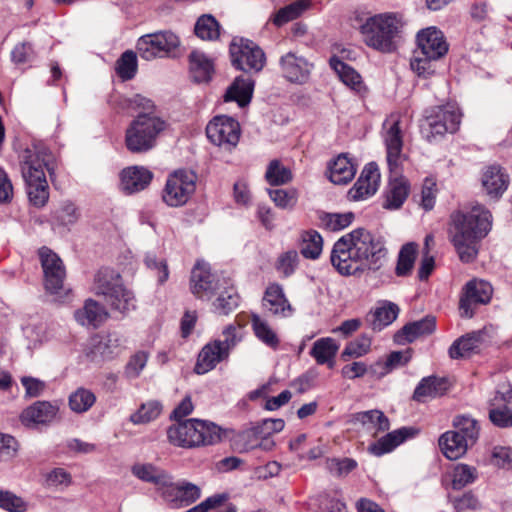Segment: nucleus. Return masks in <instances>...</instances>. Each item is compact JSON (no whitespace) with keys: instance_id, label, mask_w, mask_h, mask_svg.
Segmentation results:
<instances>
[{"instance_id":"1","label":"nucleus","mask_w":512,"mask_h":512,"mask_svg":"<svg viewBox=\"0 0 512 512\" xmlns=\"http://www.w3.org/2000/svg\"><path fill=\"white\" fill-rule=\"evenodd\" d=\"M386 248L381 237L358 228L338 239L331 251L330 260L341 275L378 270L386 257Z\"/></svg>"},{"instance_id":"2","label":"nucleus","mask_w":512,"mask_h":512,"mask_svg":"<svg viewBox=\"0 0 512 512\" xmlns=\"http://www.w3.org/2000/svg\"><path fill=\"white\" fill-rule=\"evenodd\" d=\"M349 20L368 48L383 54H390L397 50L398 39L404 27L403 16L400 13L373 14L367 10L356 9Z\"/></svg>"},{"instance_id":"3","label":"nucleus","mask_w":512,"mask_h":512,"mask_svg":"<svg viewBox=\"0 0 512 512\" xmlns=\"http://www.w3.org/2000/svg\"><path fill=\"white\" fill-rule=\"evenodd\" d=\"M400 116L391 114L383 123L382 137L386 149V161L391 174L396 177L389 181L383 207L389 210L399 209L407 199L410 186L404 177H398L406 160L403 149V132Z\"/></svg>"},{"instance_id":"4","label":"nucleus","mask_w":512,"mask_h":512,"mask_svg":"<svg viewBox=\"0 0 512 512\" xmlns=\"http://www.w3.org/2000/svg\"><path fill=\"white\" fill-rule=\"evenodd\" d=\"M492 215L482 205L469 211H457L451 216L450 235L462 262H472L478 254V245L489 232Z\"/></svg>"},{"instance_id":"5","label":"nucleus","mask_w":512,"mask_h":512,"mask_svg":"<svg viewBox=\"0 0 512 512\" xmlns=\"http://www.w3.org/2000/svg\"><path fill=\"white\" fill-rule=\"evenodd\" d=\"M20 169L29 201L35 207H43L49 198L45 170L52 173L54 156L44 146L27 148L20 155Z\"/></svg>"},{"instance_id":"6","label":"nucleus","mask_w":512,"mask_h":512,"mask_svg":"<svg viewBox=\"0 0 512 512\" xmlns=\"http://www.w3.org/2000/svg\"><path fill=\"white\" fill-rule=\"evenodd\" d=\"M170 443L183 448L211 445L220 440V428L212 422L188 419L167 431Z\"/></svg>"},{"instance_id":"7","label":"nucleus","mask_w":512,"mask_h":512,"mask_svg":"<svg viewBox=\"0 0 512 512\" xmlns=\"http://www.w3.org/2000/svg\"><path fill=\"white\" fill-rule=\"evenodd\" d=\"M166 123L152 113H139L125 133V145L132 153H144L153 149Z\"/></svg>"},{"instance_id":"8","label":"nucleus","mask_w":512,"mask_h":512,"mask_svg":"<svg viewBox=\"0 0 512 512\" xmlns=\"http://www.w3.org/2000/svg\"><path fill=\"white\" fill-rule=\"evenodd\" d=\"M93 289L111 308L121 313L135 307L132 292L123 286L120 274L113 269H100L95 275Z\"/></svg>"},{"instance_id":"9","label":"nucleus","mask_w":512,"mask_h":512,"mask_svg":"<svg viewBox=\"0 0 512 512\" xmlns=\"http://www.w3.org/2000/svg\"><path fill=\"white\" fill-rule=\"evenodd\" d=\"M41 266L44 273L45 289L58 299L64 298L69 289H66L64 281L66 270L61 258L47 247H42L38 251Z\"/></svg>"},{"instance_id":"10","label":"nucleus","mask_w":512,"mask_h":512,"mask_svg":"<svg viewBox=\"0 0 512 512\" xmlns=\"http://www.w3.org/2000/svg\"><path fill=\"white\" fill-rule=\"evenodd\" d=\"M197 175L191 170L180 169L169 175L163 190V201L171 207L187 203L196 190Z\"/></svg>"},{"instance_id":"11","label":"nucleus","mask_w":512,"mask_h":512,"mask_svg":"<svg viewBox=\"0 0 512 512\" xmlns=\"http://www.w3.org/2000/svg\"><path fill=\"white\" fill-rule=\"evenodd\" d=\"M240 133L238 121L226 115L215 116L206 126V135L211 143L227 151L236 147Z\"/></svg>"},{"instance_id":"12","label":"nucleus","mask_w":512,"mask_h":512,"mask_svg":"<svg viewBox=\"0 0 512 512\" xmlns=\"http://www.w3.org/2000/svg\"><path fill=\"white\" fill-rule=\"evenodd\" d=\"M232 64L239 70L259 72L265 65V54L254 42L247 39H234L230 45Z\"/></svg>"},{"instance_id":"13","label":"nucleus","mask_w":512,"mask_h":512,"mask_svg":"<svg viewBox=\"0 0 512 512\" xmlns=\"http://www.w3.org/2000/svg\"><path fill=\"white\" fill-rule=\"evenodd\" d=\"M178 45L179 38L170 31H164L141 36L136 48L141 58L152 60L167 55Z\"/></svg>"},{"instance_id":"14","label":"nucleus","mask_w":512,"mask_h":512,"mask_svg":"<svg viewBox=\"0 0 512 512\" xmlns=\"http://www.w3.org/2000/svg\"><path fill=\"white\" fill-rule=\"evenodd\" d=\"M461 114L450 107H438L432 114L426 116L425 124L422 126L426 137L454 133L458 130Z\"/></svg>"},{"instance_id":"15","label":"nucleus","mask_w":512,"mask_h":512,"mask_svg":"<svg viewBox=\"0 0 512 512\" xmlns=\"http://www.w3.org/2000/svg\"><path fill=\"white\" fill-rule=\"evenodd\" d=\"M492 286L483 280H471L464 288V294L460 298L459 310L462 317L473 316L472 304H486L492 296Z\"/></svg>"},{"instance_id":"16","label":"nucleus","mask_w":512,"mask_h":512,"mask_svg":"<svg viewBox=\"0 0 512 512\" xmlns=\"http://www.w3.org/2000/svg\"><path fill=\"white\" fill-rule=\"evenodd\" d=\"M220 290L219 280L205 263H197L191 273V291L199 299H211Z\"/></svg>"},{"instance_id":"17","label":"nucleus","mask_w":512,"mask_h":512,"mask_svg":"<svg viewBox=\"0 0 512 512\" xmlns=\"http://www.w3.org/2000/svg\"><path fill=\"white\" fill-rule=\"evenodd\" d=\"M283 77L291 83L303 84L310 77L313 65L303 56L288 52L279 61Z\"/></svg>"},{"instance_id":"18","label":"nucleus","mask_w":512,"mask_h":512,"mask_svg":"<svg viewBox=\"0 0 512 512\" xmlns=\"http://www.w3.org/2000/svg\"><path fill=\"white\" fill-rule=\"evenodd\" d=\"M381 175L379 167L375 162L368 163L363 168L358 180L349 190L351 199L358 201L374 195L380 185Z\"/></svg>"},{"instance_id":"19","label":"nucleus","mask_w":512,"mask_h":512,"mask_svg":"<svg viewBox=\"0 0 512 512\" xmlns=\"http://www.w3.org/2000/svg\"><path fill=\"white\" fill-rule=\"evenodd\" d=\"M122 351L121 338L117 334L97 335L91 339L87 356L99 363L112 360Z\"/></svg>"},{"instance_id":"20","label":"nucleus","mask_w":512,"mask_h":512,"mask_svg":"<svg viewBox=\"0 0 512 512\" xmlns=\"http://www.w3.org/2000/svg\"><path fill=\"white\" fill-rule=\"evenodd\" d=\"M417 45L422 55L442 58L448 52V44L443 33L436 27H428L417 33Z\"/></svg>"},{"instance_id":"21","label":"nucleus","mask_w":512,"mask_h":512,"mask_svg":"<svg viewBox=\"0 0 512 512\" xmlns=\"http://www.w3.org/2000/svg\"><path fill=\"white\" fill-rule=\"evenodd\" d=\"M481 185L490 199L498 200L509 186V176L500 166L491 165L483 170Z\"/></svg>"},{"instance_id":"22","label":"nucleus","mask_w":512,"mask_h":512,"mask_svg":"<svg viewBox=\"0 0 512 512\" xmlns=\"http://www.w3.org/2000/svg\"><path fill=\"white\" fill-rule=\"evenodd\" d=\"M262 305L276 317L286 318L293 313V308L286 298L282 286L277 283H272L266 288Z\"/></svg>"},{"instance_id":"23","label":"nucleus","mask_w":512,"mask_h":512,"mask_svg":"<svg viewBox=\"0 0 512 512\" xmlns=\"http://www.w3.org/2000/svg\"><path fill=\"white\" fill-rule=\"evenodd\" d=\"M153 174L142 166H130L121 171L120 187L126 194L144 190L151 182Z\"/></svg>"},{"instance_id":"24","label":"nucleus","mask_w":512,"mask_h":512,"mask_svg":"<svg viewBox=\"0 0 512 512\" xmlns=\"http://www.w3.org/2000/svg\"><path fill=\"white\" fill-rule=\"evenodd\" d=\"M228 357L229 354L222 348L220 340L211 341L199 352L194 371L199 375L208 373Z\"/></svg>"},{"instance_id":"25","label":"nucleus","mask_w":512,"mask_h":512,"mask_svg":"<svg viewBox=\"0 0 512 512\" xmlns=\"http://www.w3.org/2000/svg\"><path fill=\"white\" fill-rule=\"evenodd\" d=\"M58 407L47 401H37L21 413V421L27 427L51 423L57 416Z\"/></svg>"},{"instance_id":"26","label":"nucleus","mask_w":512,"mask_h":512,"mask_svg":"<svg viewBox=\"0 0 512 512\" xmlns=\"http://www.w3.org/2000/svg\"><path fill=\"white\" fill-rule=\"evenodd\" d=\"M436 328V320L432 316L408 323L402 327L395 335L394 340L396 343L403 345L412 343L422 336L429 335L434 332Z\"/></svg>"},{"instance_id":"27","label":"nucleus","mask_w":512,"mask_h":512,"mask_svg":"<svg viewBox=\"0 0 512 512\" xmlns=\"http://www.w3.org/2000/svg\"><path fill=\"white\" fill-rule=\"evenodd\" d=\"M163 496L169 501L190 505L200 498L201 490L193 483L187 481L173 483L171 479L170 484L163 490Z\"/></svg>"},{"instance_id":"28","label":"nucleus","mask_w":512,"mask_h":512,"mask_svg":"<svg viewBox=\"0 0 512 512\" xmlns=\"http://www.w3.org/2000/svg\"><path fill=\"white\" fill-rule=\"evenodd\" d=\"M107 310L93 299H87L84 306L74 312L75 320L82 326L99 327L108 318Z\"/></svg>"},{"instance_id":"29","label":"nucleus","mask_w":512,"mask_h":512,"mask_svg":"<svg viewBox=\"0 0 512 512\" xmlns=\"http://www.w3.org/2000/svg\"><path fill=\"white\" fill-rule=\"evenodd\" d=\"M132 474L141 481L152 483L160 489L170 484L171 475L151 463H137L132 466Z\"/></svg>"},{"instance_id":"30","label":"nucleus","mask_w":512,"mask_h":512,"mask_svg":"<svg viewBox=\"0 0 512 512\" xmlns=\"http://www.w3.org/2000/svg\"><path fill=\"white\" fill-rule=\"evenodd\" d=\"M356 174V167L345 154L338 155L329 163V180L337 185L349 183Z\"/></svg>"},{"instance_id":"31","label":"nucleus","mask_w":512,"mask_h":512,"mask_svg":"<svg viewBox=\"0 0 512 512\" xmlns=\"http://www.w3.org/2000/svg\"><path fill=\"white\" fill-rule=\"evenodd\" d=\"M329 63L331 68L337 73L340 80L346 86L358 94L366 92V86L362 81V77L355 69L344 63L336 56L331 57Z\"/></svg>"},{"instance_id":"32","label":"nucleus","mask_w":512,"mask_h":512,"mask_svg":"<svg viewBox=\"0 0 512 512\" xmlns=\"http://www.w3.org/2000/svg\"><path fill=\"white\" fill-rule=\"evenodd\" d=\"M439 446L446 458L456 460L462 457L471 445L461 436L460 432L447 431L439 438Z\"/></svg>"},{"instance_id":"33","label":"nucleus","mask_w":512,"mask_h":512,"mask_svg":"<svg viewBox=\"0 0 512 512\" xmlns=\"http://www.w3.org/2000/svg\"><path fill=\"white\" fill-rule=\"evenodd\" d=\"M415 434L412 428H400L394 430L384 437L380 438L377 442L373 443L369 447V451L376 455L381 456L385 453L392 451L395 447L401 444L405 439Z\"/></svg>"},{"instance_id":"34","label":"nucleus","mask_w":512,"mask_h":512,"mask_svg":"<svg viewBox=\"0 0 512 512\" xmlns=\"http://www.w3.org/2000/svg\"><path fill=\"white\" fill-rule=\"evenodd\" d=\"M447 390V381L444 378L429 376L423 378L415 388L413 399L425 402L427 399L441 396Z\"/></svg>"},{"instance_id":"35","label":"nucleus","mask_w":512,"mask_h":512,"mask_svg":"<svg viewBox=\"0 0 512 512\" xmlns=\"http://www.w3.org/2000/svg\"><path fill=\"white\" fill-rule=\"evenodd\" d=\"M354 424H361L368 432L376 435L378 432H384L389 429V420L383 412L379 410H369L355 413L352 416Z\"/></svg>"},{"instance_id":"36","label":"nucleus","mask_w":512,"mask_h":512,"mask_svg":"<svg viewBox=\"0 0 512 512\" xmlns=\"http://www.w3.org/2000/svg\"><path fill=\"white\" fill-rule=\"evenodd\" d=\"M254 83L249 78L237 77L227 89L224 100L236 101L240 107L246 106L252 98Z\"/></svg>"},{"instance_id":"37","label":"nucleus","mask_w":512,"mask_h":512,"mask_svg":"<svg viewBox=\"0 0 512 512\" xmlns=\"http://www.w3.org/2000/svg\"><path fill=\"white\" fill-rule=\"evenodd\" d=\"M190 71L196 82H207L211 79L213 63L206 55L199 51H193L190 56Z\"/></svg>"},{"instance_id":"38","label":"nucleus","mask_w":512,"mask_h":512,"mask_svg":"<svg viewBox=\"0 0 512 512\" xmlns=\"http://www.w3.org/2000/svg\"><path fill=\"white\" fill-rule=\"evenodd\" d=\"M338 348V345L332 338H321L314 342L310 354L318 364L327 363L329 367H333V359L337 354Z\"/></svg>"},{"instance_id":"39","label":"nucleus","mask_w":512,"mask_h":512,"mask_svg":"<svg viewBox=\"0 0 512 512\" xmlns=\"http://www.w3.org/2000/svg\"><path fill=\"white\" fill-rule=\"evenodd\" d=\"M480 347V336L468 334L457 339L449 348V356L452 359L470 357Z\"/></svg>"},{"instance_id":"40","label":"nucleus","mask_w":512,"mask_h":512,"mask_svg":"<svg viewBox=\"0 0 512 512\" xmlns=\"http://www.w3.org/2000/svg\"><path fill=\"white\" fill-rule=\"evenodd\" d=\"M478 478V471L475 467L458 463L451 472V486L454 490H461L470 485Z\"/></svg>"},{"instance_id":"41","label":"nucleus","mask_w":512,"mask_h":512,"mask_svg":"<svg viewBox=\"0 0 512 512\" xmlns=\"http://www.w3.org/2000/svg\"><path fill=\"white\" fill-rule=\"evenodd\" d=\"M399 308L394 303H385L371 312V327L373 330H381L391 324L398 316Z\"/></svg>"},{"instance_id":"42","label":"nucleus","mask_w":512,"mask_h":512,"mask_svg":"<svg viewBox=\"0 0 512 512\" xmlns=\"http://www.w3.org/2000/svg\"><path fill=\"white\" fill-rule=\"evenodd\" d=\"M253 331L256 337L271 348L279 345V338L269 323L262 319L259 315L253 314L251 317Z\"/></svg>"},{"instance_id":"43","label":"nucleus","mask_w":512,"mask_h":512,"mask_svg":"<svg viewBox=\"0 0 512 512\" xmlns=\"http://www.w3.org/2000/svg\"><path fill=\"white\" fill-rule=\"evenodd\" d=\"M418 245L410 242L401 248L395 269L397 276H407L411 273L416 260Z\"/></svg>"},{"instance_id":"44","label":"nucleus","mask_w":512,"mask_h":512,"mask_svg":"<svg viewBox=\"0 0 512 512\" xmlns=\"http://www.w3.org/2000/svg\"><path fill=\"white\" fill-rule=\"evenodd\" d=\"M323 249L322 236L316 230H308L302 234L301 254L307 258L317 259Z\"/></svg>"},{"instance_id":"45","label":"nucleus","mask_w":512,"mask_h":512,"mask_svg":"<svg viewBox=\"0 0 512 512\" xmlns=\"http://www.w3.org/2000/svg\"><path fill=\"white\" fill-rule=\"evenodd\" d=\"M96 402L95 394L86 388L80 387L70 394L68 404L75 413L87 412Z\"/></svg>"},{"instance_id":"46","label":"nucleus","mask_w":512,"mask_h":512,"mask_svg":"<svg viewBox=\"0 0 512 512\" xmlns=\"http://www.w3.org/2000/svg\"><path fill=\"white\" fill-rule=\"evenodd\" d=\"M195 34L202 40H216L220 35V25L212 15H202L195 24Z\"/></svg>"},{"instance_id":"47","label":"nucleus","mask_w":512,"mask_h":512,"mask_svg":"<svg viewBox=\"0 0 512 512\" xmlns=\"http://www.w3.org/2000/svg\"><path fill=\"white\" fill-rule=\"evenodd\" d=\"M266 181L272 186H280L292 180V172L278 160H272L265 173Z\"/></svg>"},{"instance_id":"48","label":"nucleus","mask_w":512,"mask_h":512,"mask_svg":"<svg viewBox=\"0 0 512 512\" xmlns=\"http://www.w3.org/2000/svg\"><path fill=\"white\" fill-rule=\"evenodd\" d=\"M161 412V403L151 400L142 404L140 408L130 416V421L134 424H146L157 419Z\"/></svg>"},{"instance_id":"49","label":"nucleus","mask_w":512,"mask_h":512,"mask_svg":"<svg viewBox=\"0 0 512 512\" xmlns=\"http://www.w3.org/2000/svg\"><path fill=\"white\" fill-rule=\"evenodd\" d=\"M455 432H460L461 436L467 440L471 446L476 442L479 436V427L475 419L469 416H457L454 419Z\"/></svg>"},{"instance_id":"50","label":"nucleus","mask_w":512,"mask_h":512,"mask_svg":"<svg viewBox=\"0 0 512 512\" xmlns=\"http://www.w3.org/2000/svg\"><path fill=\"white\" fill-rule=\"evenodd\" d=\"M354 219L351 212L348 213H321L320 225L330 231H339L348 227Z\"/></svg>"},{"instance_id":"51","label":"nucleus","mask_w":512,"mask_h":512,"mask_svg":"<svg viewBox=\"0 0 512 512\" xmlns=\"http://www.w3.org/2000/svg\"><path fill=\"white\" fill-rule=\"evenodd\" d=\"M218 295L213 303L214 309L219 314H228L238 305V295L232 288H225L216 292Z\"/></svg>"},{"instance_id":"52","label":"nucleus","mask_w":512,"mask_h":512,"mask_svg":"<svg viewBox=\"0 0 512 512\" xmlns=\"http://www.w3.org/2000/svg\"><path fill=\"white\" fill-rule=\"evenodd\" d=\"M440 58H430L428 55H422L416 52L410 61V67L419 77L429 78L435 73V62Z\"/></svg>"},{"instance_id":"53","label":"nucleus","mask_w":512,"mask_h":512,"mask_svg":"<svg viewBox=\"0 0 512 512\" xmlns=\"http://www.w3.org/2000/svg\"><path fill=\"white\" fill-rule=\"evenodd\" d=\"M307 7L304 1H297L290 5L281 8L273 17L272 21L276 26L283 24L297 18Z\"/></svg>"},{"instance_id":"54","label":"nucleus","mask_w":512,"mask_h":512,"mask_svg":"<svg viewBox=\"0 0 512 512\" xmlns=\"http://www.w3.org/2000/svg\"><path fill=\"white\" fill-rule=\"evenodd\" d=\"M371 338L367 335H361L355 340L349 342L342 352V358H359L370 351Z\"/></svg>"},{"instance_id":"55","label":"nucleus","mask_w":512,"mask_h":512,"mask_svg":"<svg viewBox=\"0 0 512 512\" xmlns=\"http://www.w3.org/2000/svg\"><path fill=\"white\" fill-rule=\"evenodd\" d=\"M269 196L275 205L281 209H291L297 203V191L295 189H269Z\"/></svg>"},{"instance_id":"56","label":"nucleus","mask_w":512,"mask_h":512,"mask_svg":"<svg viewBox=\"0 0 512 512\" xmlns=\"http://www.w3.org/2000/svg\"><path fill=\"white\" fill-rule=\"evenodd\" d=\"M137 70L136 54L133 51H126L117 61V73L124 80H130L135 76Z\"/></svg>"},{"instance_id":"57","label":"nucleus","mask_w":512,"mask_h":512,"mask_svg":"<svg viewBox=\"0 0 512 512\" xmlns=\"http://www.w3.org/2000/svg\"><path fill=\"white\" fill-rule=\"evenodd\" d=\"M79 219V212L74 204L72 203H64L61 207L55 212L54 220L55 222L64 227H68L70 225L75 224Z\"/></svg>"},{"instance_id":"58","label":"nucleus","mask_w":512,"mask_h":512,"mask_svg":"<svg viewBox=\"0 0 512 512\" xmlns=\"http://www.w3.org/2000/svg\"><path fill=\"white\" fill-rule=\"evenodd\" d=\"M298 262V252L296 250H289L279 256L276 268L281 274H283L285 277H288L295 272L298 266Z\"/></svg>"},{"instance_id":"59","label":"nucleus","mask_w":512,"mask_h":512,"mask_svg":"<svg viewBox=\"0 0 512 512\" xmlns=\"http://www.w3.org/2000/svg\"><path fill=\"white\" fill-rule=\"evenodd\" d=\"M0 508L9 512H25L26 502L10 491L0 490Z\"/></svg>"},{"instance_id":"60","label":"nucleus","mask_w":512,"mask_h":512,"mask_svg":"<svg viewBox=\"0 0 512 512\" xmlns=\"http://www.w3.org/2000/svg\"><path fill=\"white\" fill-rule=\"evenodd\" d=\"M489 419L499 428H510L512 427V410L506 405L491 406Z\"/></svg>"},{"instance_id":"61","label":"nucleus","mask_w":512,"mask_h":512,"mask_svg":"<svg viewBox=\"0 0 512 512\" xmlns=\"http://www.w3.org/2000/svg\"><path fill=\"white\" fill-rule=\"evenodd\" d=\"M144 262L148 269L154 271L157 274L158 282L163 284L169 277V270L167 263L164 259H158L153 253H147Z\"/></svg>"},{"instance_id":"62","label":"nucleus","mask_w":512,"mask_h":512,"mask_svg":"<svg viewBox=\"0 0 512 512\" xmlns=\"http://www.w3.org/2000/svg\"><path fill=\"white\" fill-rule=\"evenodd\" d=\"M450 502L457 512L476 510L480 507L477 497L472 492H466L459 497L450 498Z\"/></svg>"},{"instance_id":"63","label":"nucleus","mask_w":512,"mask_h":512,"mask_svg":"<svg viewBox=\"0 0 512 512\" xmlns=\"http://www.w3.org/2000/svg\"><path fill=\"white\" fill-rule=\"evenodd\" d=\"M240 331L241 326L239 324H229L224 328L222 332L224 339L220 340V344L228 354H230V350L241 340Z\"/></svg>"},{"instance_id":"64","label":"nucleus","mask_w":512,"mask_h":512,"mask_svg":"<svg viewBox=\"0 0 512 512\" xmlns=\"http://www.w3.org/2000/svg\"><path fill=\"white\" fill-rule=\"evenodd\" d=\"M356 462L352 459H328L326 461V467L329 472L336 476L347 475L356 467Z\"/></svg>"}]
</instances>
